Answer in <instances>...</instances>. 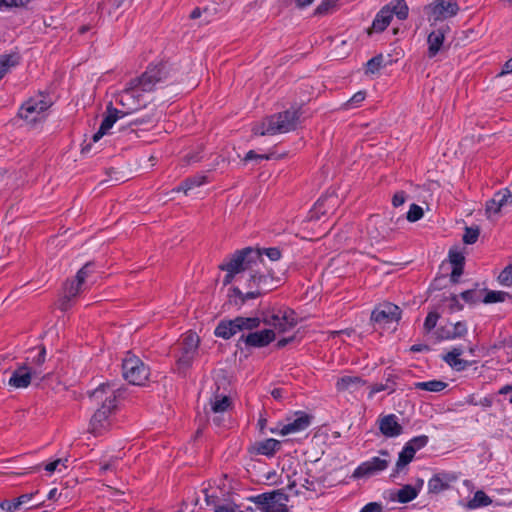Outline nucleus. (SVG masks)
Segmentation results:
<instances>
[{
	"label": "nucleus",
	"instance_id": "nucleus-1",
	"mask_svg": "<svg viewBox=\"0 0 512 512\" xmlns=\"http://www.w3.org/2000/svg\"><path fill=\"white\" fill-rule=\"evenodd\" d=\"M169 78V70L166 64L149 65L146 71L135 79H132L127 87L115 98L122 110L113 107L109 103L106 107V115L103 118L98 131L92 136V142H98L123 116L137 111L145 105L144 93L152 92L157 85Z\"/></svg>",
	"mask_w": 512,
	"mask_h": 512
},
{
	"label": "nucleus",
	"instance_id": "nucleus-2",
	"mask_svg": "<svg viewBox=\"0 0 512 512\" xmlns=\"http://www.w3.org/2000/svg\"><path fill=\"white\" fill-rule=\"evenodd\" d=\"M257 255L255 265L246 268L243 267L241 275L237 277V282L246 290L243 292L239 287H233L229 292V299L235 305H243L247 300L255 299L263 293L273 289V277L270 274H265L262 271L264 267V259L261 250L254 249Z\"/></svg>",
	"mask_w": 512,
	"mask_h": 512
},
{
	"label": "nucleus",
	"instance_id": "nucleus-3",
	"mask_svg": "<svg viewBox=\"0 0 512 512\" xmlns=\"http://www.w3.org/2000/svg\"><path fill=\"white\" fill-rule=\"evenodd\" d=\"M119 389L111 383H102L89 393V399L99 406L90 420L89 431L101 434L110 427V415L116 409Z\"/></svg>",
	"mask_w": 512,
	"mask_h": 512
},
{
	"label": "nucleus",
	"instance_id": "nucleus-4",
	"mask_svg": "<svg viewBox=\"0 0 512 512\" xmlns=\"http://www.w3.org/2000/svg\"><path fill=\"white\" fill-rule=\"evenodd\" d=\"M300 112L297 108H290L283 112L273 114L261 122L256 123L252 131L255 135H276L288 133L297 128Z\"/></svg>",
	"mask_w": 512,
	"mask_h": 512
},
{
	"label": "nucleus",
	"instance_id": "nucleus-5",
	"mask_svg": "<svg viewBox=\"0 0 512 512\" xmlns=\"http://www.w3.org/2000/svg\"><path fill=\"white\" fill-rule=\"evenodd\" d=\"M257 261V255L254 253L253 248H244L236 251L227 261L219 265V268L226 272L223 279V284L228 285L237 281V277L241 275L243 267L249 268L251 265H255Z\"/></svg>",
	"mask_w": 512,
	"mask_h": 512
},
{
	"label": "nucleus",
	"instance_id": "nucleus-6",
	"mask_svg": "<svg viewBox=\"0 0 512 512\" xmlns=\"http://www.w3.org/2000/svg\"><path fill=\"white\" fill-rule=\"evenodd\" d=\"M52 101L45 94H38L30 97L25 101L19 109V116L27 124H35L42 121L45 117L46 110L51 106Z\"/></svg>",
	"mask_w": 512,
	"mask_h": 512
},
{
	"label": "nucleus",
	"instance_id": "nucleus-7",
	"mask_svg": "<svg viewBox=\"0 0 512 512\" xmlns=\"http://www.w3.org/2000/svg\"><path fill=\"white\" fill-rule=\"evenodd\" d=\"M122 372L125 380L133 385H144L150 375L149 367L130 352L123 359Z\"/></svg>",
	"mask_w": 512,
	"mask_h": 512
},
{
	"label": "nucleus",
	"instance_id": "nucleus-8",
	"mask_svg": "<svg viewBox=\"0 0 512 512\" xmlns=\"http://www.w3.org/2000/svg\"><path fill=\"white\" fill-rule=\"evenodd\" d=\"M260 325L257 317H236L232 320H222L215 328L214 334L223 339H229L243 330H253Z\"/></svg>",
	"mask_w": 512,
	"mask_h": 512
},
{
	"label": "nucleus",
	"instance_id": "nucleus-9",
	"mask_svg": "<svg viewBox=\"0 0 512 512\" xmlns=\"http://www.w3.org/2000/svg\"><path fill=\"white\" fill-rule=\"evenodd\" d=\"M289 490L295 489V494H302L303 490L310 492H317L322 487V482L311 475L309 471H305L302 467L299 470H294L291 475H287Z\"/></svg>",
	"mask_w": 512,
	"mask_h": 512
},
{
	"label": "nucleus",
	"instance_id": "nucleus-10",
	"mask_svg": "<svg viewBox=\"0 0 512 512\" xmlns=\"http://www.w3.org/2000/svg\"><path fill=\"white\" fill-rule=\"evenodd\" d=\"M252 500L262 512H288V498L279 490L257 495Z\"/></svg>",
	"mask_w": 512,
	"mask_h": 512
},
{
	"label": "nucleus",
	"instance_id": "nucleus-11",
	"mask_svg": "<svg viewBox=\"0 0 512 512\" xmlns=\"http://www.w3.org/2000/svg\"><path fill=\"white\" fill-rule=\"evenodd\" d=\"M263 322L268 326H272L279 333H283L296 326L297 318L293 310L281 308L267 314Z\"/></svg>",
	"mask_w": 512,
	"mask_h": 512
},
{
	"label": "nucleus",
	"instance_id": "nucleus-12",
	"mask_svg": "<svg viewBox=\"0 0 512 512\" xmlns=\"http://www.w3.org/2000/svg\"><path fill=\"white\" fill-rule=\"evenodd\" d=\"M199 336L196 333H187L180 344V355L177 358V367L180 371H185L191 367L197 354L199 346Z\"/></svg>",
	"mask_w": 512,
	"mask_h": 512
},
{
	"label": "nucleus",
	"instance_id": "nucleus-13",
	"mask_svg": "<svg viewBox=\"0 0 512 512\" xmlns=\"http://www.w3.org/2000/svg\"><path fill=\"white\" fill-rule=\"evenodd\" d=\"M382 457H373L361 463L353 472L355 479L371 477L379 472L386 470L390 463V455L386 450H381Z\"/></svg>",
	"mask_w": 512,
	"mask_h": 512
},
{
	"label": "nucleus",
	"instance_id": "nucleus-14",
	"mask_svg": "<svg viewBox=\"0 0 512 512\" xmlns=\"http://www.w3.org/2000/svg\"><path fill=\"white\" fill-rule=\"evenodd\" d=\"M430 20L442 21L455 16L459 11L456 1L435 0L425 7Z\"/></svg>",
	"mask_w": 512,
	"mask_h": 512
},
{
	"label": "nucleus",
	"instance_id": "nucleus-15",
	"mask_svg": "<svg viewBox=\"0 0 512 512\" xmlns=\"http://www.w3.org/2000/svg\"><path fill=\"white\" fill-rule=\"evenodd\" d=\"M400 317V308L390 302L379 304L371 313V320L380 325L397 322Z\"/></svg>",
	"mask_w": 512,
	"mask_h": 512
},
{
	"label": "nucleus",
	"instance_id": "nucleus-16",
	"mask_svg": "<svg viewBox=\"0 0 512 512\" xmlns=\"http://www.w3.org/2000/svg\"><path fill=\"white\" fill-rule=\"evenodd\" d=\"M40 371L36 368H32L27 364H22L15 369L9 378L8 385L15 389L27 388L33 378H38Z\"/></svg>",
	"mask_w": 512,
	"mask_h": 512
},
{
	"label": "nucleus",
	"instance_id": "nucleus-17",
	"mask_svg": "<svg viewBox=\"0 0 512 512\" xmlns=\"http://www.w3.org/2000/svg\"><path fill=\"white\" fill-rule=\"evenodd\" d=\"M508 205H512V193L508 189H503L495 193L493 198L486 202L485 214L488 219H493L499 215L503 207Z\"/></svg>",
	"mask_w": 512,
	"mask_h": 512
},
{
	"label": "nucleus",
	"instance_id": "nucleus-18",
	"mask_svg": "<svg viewBox=\"0 0 512 512\" xmlns=\"http://www.w3.org/2000/svg\"><path fill=\"white\" fill-rule=\"evenodd\" d=\"M311 424V417L305 413H296L295 418L281 426V435L286 436L306 430Z\"/></svg>",
	"mask_w": 512,
	"mask_h": 512
},
{
	"label": "nucleus",
	"instance_id": "nucleus-19",
	"mask_svg": "<svg viewBox=\"0 0 512 512\" xmlns=\"http://www.w3.org/2000/svg\"><path fill=\"white\" fill-rule=\"evenodd\" d=\"M457 480L454 473L442 472L435 474L428 481V490L430 493L438 494L450 488V485Z\"/></svg>",
	"mask_w": 512,
	"mask_h": 512
},
{
	"label": "nucleus",
	"instance_id": "nucleus-20",
	"mask_svg": "<svg viewBox=\"0 0 512 512\" xmlns=\"http://www.w3.org/2000/svg\"><path fill=\"white\" fill-rule=\"evenodd\" d=\"M379 430L388 438L398 437L403 432V427L398 423L394 414L383 416L379 419Z\"/></svg>",
	"mask_w": 512,
	"mask_h": 512
},
{
	"label": "nucleus",
	"instance_id": "nucleus-21",
	"mask_svg": "<svg viewBox=\"0 0 512 512\" xmlns=\"http://www.w3.org/2000/svg\"><path fill=\"white\" fill-rule=\"evenodd\" d=\"M246 345L251 347H264L275 339V332L272 329H264L258 332L249 333L242 338Z\"/></svg>",
	"mask_w": 512,
	"mask_h": 512
},
{
	"label": "nucleus",
	"instance_id": "nucleus-22",
	"mask_svg": "<svg viewBox=\"0 0 512 512\" xmlns=\"http://www.w3.org/2000/svg\"><path fill=\"white\" fill-rule=\"evenodd\" d=\"M467 325L465 322L459 321L454 324L447 325L445 327H442L438 333L439 338L443 340H451V339H457L462 338L467 334Z\"/></svg>",
	"mask_w": 512,
	"mask_h": 512
},
{
	"label": "nucleus",
	"instance_id": "nucleus-23",
	"mask_svg": "<svg viewBox=\"0 0 512 512\" xmlns=\"http://www.w3.org/2000/svg\"><path fill=\"white\" fill-rule=\"evenodd\" d=\"M392 20V10L390 6H384L375 16L369 33L382 32L390 24Z\"/></svg>",
	"mask_w": 512,
	"mask_h": 512
},
{
	"label": "nucleus",
	"instance_id": "nucleus-24",
	"mask_svg": "<svg viewBox=\"0 0 512 512\" xmlns=\"http://www.w3.org/2000/svg\"><path fill=\"white\" fill-rule=\"evenodd\" d=\"M463 351L461 348H453L450 352H448L445 356H443V360L453 369L457 371L465 370L467 367L471 366L472 363L460 358Z\"/></svg>",
	"mask_w": 512,
	"mask_h": 512
},
{
	"label": "nucleus",
	"instance_id": "nucleus-25",
	"mask_svg": "<svg viewBox=\"0 0 512 512\" xmlns=\"http://www.w3.org/2000/svg\"><path fill=\"white\" fill-rule=\"evenodd\" d=\"M364 384V381L358 376H343L336 382V388L339 392H350L353 393L360 389Z\"/></svg>",
	"mask_w": 512,
	"mask_h": 512
},
{
	"label": "nucleus",
	"instance_id": "nucleus-26",
	"mask_svg": "<svg viewBox=\"0 0 512 512\" xmlns=\"http://www.w3.org/2000/svg\"><path fill=\"white\" fill-rule=\"evenodd\" d=\"M445 39V32L443 29L432 31L428 35V57L433 58L440 51Z\"/></svg>",
	"mask_w": 512,
	"mask_h": 512
},
{
	"label": "nucleus",
	"instance_id": "nucleus-27",
	"mask_svg": "<svg viewBox=\"0 0 512 512\" xmlns=\"http://www.w3.org/2000/svg\"><path fill=\"white\" fill-rule=\"evenodd\" d=\"M36 352V355L34 356H27L26 362L24 364H27L28 366L32 368H38L43 365V363L46 360V349L44 346L40 345L35 348H32L29 353L32 354Z\"/></svg>",
	"mask_w": 512,
	"mask_h": 512
},
{
	"label": "nucleus",
	"instance_id": "nucleus-28",
	"mask_svg": "<svg viewBox=\"0 0 512 512\" xmlns=\"http://www.w3.org/2000/svg\"><path fill=\"white\" fill-rule=\"evenodd\" d=\"M281 447V442L269 438L257 443V452L261 455L273 456Z\"/></svg>",
	"mask_w": 512,
	"mask_h": 512
},
{
	"label": "nucleus",
	"instance_id": "nucleus-29",
	"mask_svg": "<svg viewBox=\"0 0 512 512\" xmlns=\"http://www.w3.org/2000/svg\"><path fill=\"white\" fill-rule=\"evenodd\" d=\"M414 456L415 450L412 447L405 445L399 453L395 466V473H399L404 467H406L413 460Z\"/></svg>",
	"mask_w": 512,
	"mask_h": 512
},
{
	"label": "nucleus",
	"instance_id": "nucleus-30",
	"mask_svg": "<svg viewBox=\"0 0 512 512\" xmlns=\"http://www.w3.org/2000/svg\"><path fill=\"white\" fill-rule=\"evenodd\" d=\"M32 496L33 494H23L12 501L4 500L0 503V508L7 512L17 511L21 505L31 500Z\"/></svg>",
	"mask_w": 512,
	"mask_h": 512
},
{
	"label": "nucleus",
	"instance_id": "nucleus-31",
	"mask_svg": "<svg viewBox=\"0 0 512 512\" xmlns=\"http://www.w3.org/2000/svg\"><path fill=\"white\" fill-rule=\"evenodd\" d=\"M336 202V198L333 196H325L320 198L314 205V207L311 209L309 213L310 219H319L320 215L326 214L325 204L326 203H332L334 204Z\"/></svg>",
	"mask_w": 512,
	"mask_h": 512
},
{
	"label": "nucleus",
	"instance_id": "nucleus-32",
	"mask_svg": "<svg viewBox=\"0 0 512 512\" xmlns=\"http://www.w3.org/2000/svg\"><path fill=\"white\" fill-rule=\"evenodd\" d=\"M206 182V176L204 175H196L191 178L186 179L183 181L177 188H175L176 192H184L185 194L188 193L191 189L195 187H199L202 184Z\"/></svg>",
	"mask_w": 512,
	"mask_h": 512
},
{
	"label": "nucleus",
	"instance_id": "nucleus-33",
	"mask_svg": "<svg viewBox=\"0 0 512 512\" xmlns=\"http://www.w3.org/2000/svg\"><path fill=\"white\" fill-rule=\"evenodd\" d=\"M419 490L411 485H405L397 491V501L400 503H408L418 496Z\"/></svg>",
	"mask_w": 512,
	"mask_h": 512
},
{
	"label": "nucleus",
	"instance_id": "nucleus-34",
	"mask_svg": "<svg viewBox=\"0 0 512 512\" xmlns=\"http://www.w3.org/2000/svg\"><path fill=\"white\" fill-rule=\"evenodd\" d=\"M447 387V383L440 380H430L426 382H416L415 389L425 390L429 392H440Z\"/></svg>",
	"mask_w": 512,
	"mask_h": 512
},
{
	"label": "nucleus",
	"instance_id": "nucleus-35",
	"mask_svg": "<svg viewBox=\"0 0 512 512\" xmlns=\"http://www.w3.org/2000/svg\"><path fill=\"white\" fill-rule=\"evenodd\" d=\"M387 6L392 10V16L396 15L399 20H405L408 17V6L405 0H393Z\"/></svg>",
	"mask_w": 512,
	"mask_h": 512
},
{
	"label": "nucleus",
	"instance_id": "nucleus-36",
	"mask_svg": "<svg viewBox=\"0 0 512 512\" xmlns=\"http://www.w3.org/2000/svg\"><path fill=\"white\" fill-rule=\"evenodd\" d=\"M18 62L19 58L16 55L0 56V79H2L11 68L15 67Z\"/></svg>",
	"mask_w": 512,
	"mask_h": 512
},
{
	"label": "nucleus",
	"instance_id": "nucleus-37",
	"mask_svg": "<svg viewBox=\"0 0 512 512\" xmlns=\"http://www.w3.org/2000/svg\"><path fill=\"white\" fill-rule=\"evenodd\" d=\"M492 500L483 492L477 491L473 498L468 502V508L476 509L479 507L488 506L491 504Z\"/></svg>",
	"mask_w": 512,
	"mask_h": 512
},
{
	"label": "nucleus",
	"instance_id": "nucleus-38",
	"mask_svg": "<svg viewBox=\"0 0 512 512\" xmlns=\"http://www.w3.org/2000/svg\"><path fill=\"white\" fill-rule=\"evenodd\" d=\"M231 405V400L228 396H216L214 400L211 401V410L218 414L225 412Z\"/></svg>",
	"mask_w": 512,
	"mask_h": 512
},
{
	"label": "nucleus",
	"instance_id": "nucleus-39",
	"mask_svg": "<svg viewBox=\"0 0 512 512\" xmlns=\"http://www.w3.org/2000/svg\"><path fill=\"white\" fill-rule=\"evenodd\" d=\"M83 283H79L76 279L70 282H67L64 288V294L66 298L73 299L75 298L80 291L82 290Z\"/></svg>",
	"mask_w": 512,
	"mask_h": 512
},
{
	"label": "nucleus",
	"instance_id": "nucleus-40",
	"mask_svg": "<svg viewBox=\"0 0 512 512\" xmlns=\"http://www.w3.org/2000/svg\"><path fill=\"white\" fill-rule=\"evenodd\" d=\"M506 297H509V294L503 291H488L484 298V303H497L505 301Z\"/></svg>",
	"mask_w": 512,
	"mask_h": 512
},
{
	"label": "nucleus",
	"instance_id": "nucleus-41",
	"mask_svg": "<svg viewBox=\"0 0 512 512\" xmlns=\"http://www.w3.org/2000/svg\"><path fill=\"white\" fill-rule=\"evenodd\" d=\"M480 234V229L478 226L475 227H466L465 233L463 235V242L465 244H474Z\"/></svg>",
	"mask_w": 512,
	"mask_h": 512
},
{
	"label": "nucleus",
	"instance_id": "nucleus-42",
	"mask_svg": "<svg viewBox=\"0 0 512 512\" xmlns=\"http://www.w3.org/2000/svg\"><path fill=\"white\" fill-rule=\"evenodd\" d=\"M424 215L422 207L417 204H411L409 211L407 212L406 218L409 222H416L420 220Z\"/></svg>",
	"mask_w": 512,
	"mask_h": 512
},
{
	"label": "nucleus",
	"instance_id": "nucleus-43",
	"mask_svg": "<svg viewBox=\"0 0 512 512\" xmlns=\"http://www.w3.org/2000/svg\"><path fill=\"white\" fill-rule=\"evenodd\" d=\"M339 0H323L315 9L316 15H325L329 13Z\"/></svg>",
	"mask_w": 512,
	"mask_h": 512
},
{
	"label": "nucleus",
	"instance_id": "nucleus-44",
	"mask_svg": "<svg viewBox=\"0 0 512 512\" xmlns=\"http://www.w3.org/2000/svg\"><path fill=\"white\" fill-rule=\"evenodd\" d=\"M428 443V437L426 435H420L409 440L405 445L410 446L415 450V453L421 448L425 447Z\"/></svg>",
	"mask_w": 512,
	"mask_h": 512
},
{
	"label": "nucleus",
	"instance_id": "nucleus-45",
	"mask_svg": "<svg viewBox=\"0 0 512 512\" xmlns=\"http://www.w3.org/2000/svg\"><path fill=\"white\" fill-rule=\"evenodd\" d=\"M383 61H384V57L382 55H377V56L371 58L367 62V72L372 73V74L378 72L380 70V68L382 67Z\"/></svg>",
	"mask_w": 512,
	"mask_h": 512
},
{
	"label": "nucleus",
	"instance_id": "nucleus-46",
	"mask_svg": "<svg viewBox=\"0 0 512 512\" xmlns=\"http://www.w3.org/2000/svg\"><path fill=\"white\" fill-rule=\"evenodd\" d=\"M499 282L504 286L512 285V263L504 268L498 276Z\"/></svg>",
	"mask_w": 512,
	"mask_h": 512
},
{
	"label": "nucleus",
	"instance_id": "nucleus-47",
	"mask_svg": "<svg viewBox=\"0 0 512 512\" xmlns=\"http://www.w3.org/2000/svg\"><path fill=\"white\" fill-rule=\"evenodd\" d=\"M391 375L387 378V382L385 384H376L371 389V396L375 393L381 392V391H389V393L394 391V383L390 380Z\"/></svg>",
	"mask_w": 512,
	"mask_h": 512
},
{
	"label": "nucleus",
	"instance_id": "nucleus-48",
	"mask_svg": "<svg viewBox=\"0 0 512 512\" xmlns=\"http://www.w3.org/2000/svg\"><path fill=\"white\" fill-rule=\"evenodd\" d=\"M439 319V314L436 312H430L424 322V329L426 331H431L433 328H435L437 321Z\"/></svg>",
	"mask_w": 512,
	"mask_h": 512
},
{
	"label": "nucleus",
	"instance_id": "nucleus-49",
	"mask_svg": "<svg viewBox=\"0 0 512 512\" xmlns=\"http://www.w3.org/2000/svg\"><path fill=\"white\" fill-rule=\"evenodd\" d=\"M449 259H450V262L454 266H459V265L463 266L464 265L465 257L461 252H459L457 250L449 251Z\"/></svg>",
	"mask_w": 512,
	"mask_h": 512
},
{
	"label": "nucleus",
	"instance_id": "nucleus-50",
	"mask_svg": "<svg viewBox=\"0 0 512 512\" xmlns=\"http://www.w3.org/2000/svg\"><path fill=\"white\" fill-rule=\"evenodd\" d=\"M91 268H92V263H86L76 274V280L79 282V283H83L85 282V279L89 276V274L91 273Z\"/></svg>",
	"mask_w": 512,
	"mask_h": 512
},
{
	"label": "nucleus",
	"instance_id": "nucleus-51",
	"mask_svg": "<svg viewBox=\"0 0 512 512\" xmlns=\"http://www.w3.org/2000/svg\"><path fill=\"white\" fill-rule=\"evenodd\" d=\"M30 0H0V8L23 7Z\"/></svg>",
	"mask_w": 512,
	"mask_h": 512
},
{
	"label": "nucleus",
	"instance_id": "nucleus-52",
	"mask_svg": "<svg viewBox=\"0 0 512 512\" xmlns=\"http://www.w3.org/2000/svg\"><path fill=\"white\" fill-rule=\"evenodd\" d=\"M265 254L271 261H277L281 257V252L278 248H266L261 251V254Z\"/></svg>",
	"mask_w": 512,
	"mask_h": 512
},
{
	"label": "nucleus",
	"instance_id": "nucleus-53",
	"mask_svg": "<svg viewBox=\"0 0 512 512\" xmlns=\"http://www.w3.org/2000/svg\"><path fill=\"white\" fill-rule=\"evenodd\" d=\"M360 512H383V506L377 502H370L366 504Z\"/></svg>",
	"mask_w": 512,
	"mask_h": 512
},
{
	"label": "nucleus",
	"instance_id": "nucleus-54",
	"mask_svg": "<svg viewBox=\"0 0 512 512\" xmlns=\"http://www.w3.org/2000/svg\"><path fill=\"white\" fill-rule=\"evenodd\" d=\"M406 201V194L404 191H398L394 194L392 198V204L394 207H399L403 205Z\"/></svg>",
	"mask_w": 512,
	"mask_h": 512
},
{
	"label": "nucleus",
	"instance_id": "nucleus-55",
	"mask_svg": "<svg viewBox=\"0 0 512 512\" xmlns=\"http://www.w3.org/2000/svg\"><path fill=\"white\" fill-rule=\"evenodd\" d=\"M271 154H257L255 153V151L253 150H250L249 152H247L246 156L244 157V161H250V160H253V159H270L271 158Z\"/></svg>",
	"mask_w": 512,
	"mask_h": 512
},
{
	"label": "nucleus",
	"instance_id": "nucleus-56",
	"mask_svg": "<svg viewBox=\"0 0 512 512\" xmlns=\"http://www.w3.org/2000/svg\"><path fill=\"white\" fill-rule=\"evenodd\" d=\"M461 297L466 302H476L479 300V297H476V292L473 290H467L461 293Z\"/></svg>",
	"mask_w": 512,
	"mask_h": 512
},
{
	"label": "nucleus",
	"instance_id": "nucleus-57",
	"mask_svg": "<svg viewBox=\"0 0 512 512\" xmlns=\"http://www.w3.org/2000/svg\"><path fill=\"white\" fill-rule=\"evenodd\" d=\"M463 273V266H454L453 269H452V272H451V280L453 282H457L459 277L462 275Z\"/></svg>",
	"mask_w": 512,
	"mask_h": 512
},
{
	"label": "nucleus",
	"instance_id": "nucleus-58",
	"mask_svg": "<svg viewBox=\"0 0 512 512\" xmlns=\"http://www.w3.org/2000/svg\"><path fill=\"white\" fill-rule=\"evenodd\" d=\"M115 463H116L115 459H110L109 461L101 464L100 470L102 472H107V471L113 470L115 468Z\"/></svg>",
	"mask_w": 512,
	"mask_h": 512
},
{
	"label": "nucleus",
	"instance_id": "nucleus-59",
	"mask_svg": "<svg viewBox=\"0 0 512 512\" xmlns=\"http://www.w3.org/2000/svg\"><path fill=\"white\" fill-rule=\"evenodd\" d=\"M365 96H366L365 92L359 91L351 97L349 102L352 104H358L365 99Z\"/></svg>",
	"mask_w": 512,
	"mask_h": 512
},
{
	"label": "nucleus",
	"instance_id": "nucleus-60",
	"mask_svg": "<svg viewBox=\"0 0 512 512\" xmlns=\"http://www.w3.org/2000/svg\"><path fill=\"white\" fill-rule=\"evenodd\" d=\"M61 463H63L62 459H57L53 462H50L45 466V470L49 473H52L57 469L58 465Z\"/></svg>",
	"mask_w": 512,
	"mask_h": 512
},
{
	"label": "nucleus",
	"instance_id": "nucleus-61",
	"mask_svg": "<svg viewBox=\"0 0 512 512\" xmlns=\"http://www.w3.org/2000/svg\"><path fill=\"white\" fill-rule=\"evenodd\" d=\"M511 72H512V57L505 62L500 75L508 74Z\"/></svg>",
	"mask_w": 512,
	"mask_h": 512
},
{
	"label": "nucleus",
	"instance_id": "nucleus-62",
	"mask_svg": "<svg viewBox=\"0 0 512 512\" xmlns=\"http://www.w3.org/2000/svg\"><path fill=\"white\" fill-rule=\"evenodd\" d=\"M134 0H118L115 2V7L116 8H129L132 3H133Z\"/></svg>",
	"mask_w": 512,
	"mask_h": 512
},
{
	"label": "nucleus",
	"instance_id": "nucleus-63",
	"mask_svg": "<svg viewBox=\"0 0 512 512\" xmlns=\"http://www.w3.org/2000/svg\"><path fill=\"white\" fill-rule=\"evenodd\" d=\"M283 393H284V390L281 389V388H274L272 391H271V395L274 399L276 400H281L283 398Z\"/></svg>",
	"mask_w": 512,
	"mask_h": 512
},
{
	"label": "nucleus",
	"instance_id": "nucleus-64",
	"mask_svg": "<svg viewBox=\"0 0 512 512\" xmlns=\"http://www.w3.org/2000/svg\"><path fill=\"white\" fill-rule=\"evenodd\" d=\"M72 299L66 298V295L64 294L63 298L60 300L59 308L63 311L67 310L69 308V302Z\"/></svg>",
	"mask_w": 512,
	"mask_h": 512
}]
</instances>
